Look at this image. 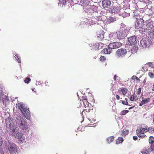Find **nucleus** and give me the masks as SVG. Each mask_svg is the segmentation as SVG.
<instances>
[{
    "mask_svg": "<svg viewBox=\"0 0 154 154\" xmlns=\"http://www.w3.org/2000/svg\"><path fill=\"white\" fill-rule=\"evenodd\" d=\"M17 106L26 118L28 119H29L30 114L29 109L27 108L25 105L22 103H18Z\"/></svg>",
    "mask_w": 154,
    "mask_h": 154,
    "instance_id": "obj_1",
    "label": "nucleus"
},
{
    "mask_svg": "<svg viewBox=\"0 0 154 154\" xmlns=\"http://www.w3.org/2000/svg\"><path fill=\"white\" fill-rule=\"evenodd\" d=\"M122 44L120 42H116L113 43H110L108 45V48H105L102 52L106 54H109L112 52V49L117 48L120 47Z\"/></svg>",
    "mask_w": 154,
    "mask_h": 154,
    "instance_id": "obj_2",
    "label": "nucleus"
},
{
    "mask_svg": "<svg viewBox=\"0 0 154 154\" xmlns=\"http://www.w3.org/2000/svg\"><path fill=\"white\" fill-rule=\"evenodd\" d=\"M148 131L149 129L147 126L146 125L141 124L137 130L136 133L139 137L143 138L146 136L143 134H144Z\"/></svg>",
    "mask_w": 154,
    "mask_h": 154,
    "instance_id": "obj_3",
    "label": "nucleus"
},
{
    "mask_svg": "<svg viewBox=\"0 0 154 154\" xmlns=\"http://www.w3.org/2000/svg\"><path fill=\"white\" fill-rule=\"evenodd\" d=\"M8 149L10 154H16L17 152V148L14 143H9Z\"/></svg>",
    "mask_w": 154,
    "mask_h": 154,
    "instance_id": "obj_4",
    "label": "nucleus"
},
{
    "mask_svg": "<svg viewBox=\"0 0 154 154\" xmlns=\"http://www.w3.org/2000/svg\"><path fill=\"white\" fill-rule=\"evenodd\" d=\"M144 21L142 19H138L135 22V28L139 29L142 28L144 25Z\"/></svg>",
    "mask_w": 154,
    "mask_h": 154,
    "instance_id": "obj_5",
    "label": "nucleus"
},
{
    "mask_svg": "<svg viewBox=\"0 0 154 154\" xmlns=\"http://www.w3.org/2000/svg\"><path fill=\"white\" fill-rule=\"evenodd\" d=\"M21 122L19 125L20 128L24 131H26L28 129V126L26 122L23 118H20Z\"/></svg>",
    "mask_w": 154,
    "mask_h": 154,
    "instance_id": "obj_6",
    "label": "nucleus"
},
{
    "mask_svg": "<svg viewBox=\"0 0 154 154\" xmlns=\"http://www.w3.org/2000/svg\"><path fill=\"white\" fill-rule=\"evenodd\" d=\"M123 30V29L121 28V30L117 32V37L119 39H123L127 36L125 31H124Z\"/></svg>",
    "mask_w": 154,
    "mask_h": 154,
    "instance_id": "obj_7",
    "label": "nucleus"
},
{
    "mask_svg": "<svg viewBox=\"0 0 154 154\" xmlns=\"http://www.w3.org/2000/svg\"><path fill=\"white\" fill-rule=\"evenodd\" d=\"M127 52L125 49L120 48L118 49L116 52V55L119 57H123L127 54Z\"/></svg>",
    "mask_w": 154,
    "mask_h": 154,
    "instance_id": "obj_8",
    "label": "nucleus"
},
{
    "mask_svg": "<svg viewBox=\"0 0 154 154\" xmlns=\"http://www.w3.org/2000/svg\"><path fill=\"white\" fill-rule=\"evenodd\" d=\"M137 39L135 36H131L128 39L127 43L128 45H134L137 43Z\"/></svg>",
    "mask_w": 154,
    "mask_h": 154,
    "instance_id": "obj_9",
    "label": "nucleus"
},
{
    "mask_svg": "<svg viewBox=\"0 0 154 154\" xmlns=\"http://www.w3.org/2000/svg\"><path fill=\"white\" fill-rule=\"evenodd\" d=\"M104 32L102 30L98 31L97 32V38L100 40H101L104 38Z\"/></svg>",
    "mask_w": 154,
    "mask_h": 154,
    "instance_id": "obj_10",
    "label": "nucleus"
},
{
    "mask_svg": "<svg viewBox=\"0 0 154 154\" xmlns=\"http://www.w3.org/2000/svg\"><path fill=\"white\" fill-rule=\"evenodd\" d=\"M5 122L7 127L10 128H13L14 126V124L10 119H6Z\"/></svg>",
    "mask_w": 154,
    "mask_h": 154,
    "instance_id": "obj_11",
    "label": "nucleus"
},
{
    "mask_svg": "<svg viewBox=\"0 0 154 154\" xmlns=\"http://www.w3.org/2000/svg\"><path fill=\"white\" fill-rule=\"evenodd\" d=\"M13 136L15 138L18 139L21 142L23 141L25 139L22 133L19 132H17L15 134H13Z\"/></svg>",
    "mask_w": 154,
    "mask_h": 154,
    "instance_id": "obj_12",
    "label": "nucleus"
},
{
    "mask_svg": "<svg viewBox=\"0 0 154 154\" xmlns=\"http://www.w3.org/2000/svg\"><path fill=\"white\" fill-rule=\"evenodd\" d=\"M140 44L143 47H146L151 44V42L149 39L142 40L140 41Z\"/></svg>",
    "mask_w": 154,
    "mask_h": 154,
    "instance_id": "obj_13",
    "label": "nucleus"
},
{
    "mask_svg": "<svg viewBox=\"0 0 154 154\" xmlns=\"http://www.w3.org/2000/svg\"><path fill=\"white\" fill-rule=\"evenodd\" d=\"M102 3L103 7L104 8H107L110 6L111 2L109 0H104Z\"/></svg>",
    "mask_w": 154,
    "mask_h": 154,
    "instance_id": "obj_14",
    "label": "nucleus"
},
{
    "mask_svg": "<svg viewBox=\"0 0 154 154\" xmlns=\"http://www.w3.org/2000/svg\"><path fill=\"white\" fill-rule=\"evenodd\" d=\"M116 21V18L115 17H110L107 18L106 20V24H108L113 23Z\"/></svg>",
    "mask_w": 154,
    "mask_h": 154,
    "instance_id": "obj_15",
    "label": "nucleus"
},
{
    "mask_svg": "<svg viewBox=\"0 0 154 154\" xmlns=\"http://www.w3.org/2000/svg\"><path fill=\"white\" fill-rule=\"evenodd\" d=\"M92 21H94L95 22L94 23V24L97 23L98 24H100V22L103 21L102 17L101 16L96 17L95 19H93Z\"/></svg>",
    "mask_w": 154,
    "mask_h": 154,
    "instance_id": "obj_16",
    "label": "nucleus"
},
{
    "mask_svg": "<svg viewBox=\"0 0 154 154\" xmlns=\"http://www.w3.org/2000/svg\"><path fill=\"white\" fill-rule=\"evenodd\" d=\"M119 8L118 6L112 7L109 8V11L112 13H115L119 11Z\"/></svg>",
    "mask_w": 154,
    "mask_h": 154,
    "instance_id": "obj_17",
    "label": "nucleus"
},
{
    "mask_svg": "<svg viewBox=\"0 0 154 154\" xmlns=\"http://www.w3.org/2000/svg\"><path fill=\"white\" fill-rule=\"evenodd\" d=\"M128 91V90L127 88H121L120 90H119L118 92L120 94H122L123 95H125Z\"/></svg>",
    "mask_w": 154,
    "mask_h": 154,
    "instance_id": "obj_18",
    "label": "nucleus"
},
{
    "mask_svg": "<svg viewBox=\"0 0 154 154\" xmlns=\"http://www.w3.org/2000/svg\"><path fill=\"white\" fill-rule=\"evenodd\" d=\"M151 26V23L149 22H148V23L146 25L145 29V32H149V30H150L152 29V26Z\"/></svg>",
    "mask_w": 154,
    "mask_h": 154,
    "instance_id": "obj_19",
    "label": "nucleus"
},
{
    "mask_svg": "<svg viewBox=\"0 0 154 154\" xmlns=\"http://www.w3.org/2000/svg\"><path fill=\"white\" fill-rule=\"evenodd\" d=\"M150 98H146L145 99L142 100L141 102L139 105L140 106H142L145 104L148 103L150 100Z\"/></svg>",
    "mask_w": 154,
    "mask_h": 154,
    "instance_id": "obj_20",
    "label": "nucleus"
},
{
    "mask_svg": "<svg viewBox=\"0 0 154 154\" xmlns=\"http://www.w3.org/2000/svg\"><path fill=\"white\" fill-rule=\"evenodd\" d=\"M138 50V48L135 46H133L131 50V52L133 54L137 52Z\"/></svg>",
    "mask_w": 154,
    "mask_h": 154,
    "instance_id": "obj_21",
    "label": "nucleus"
},
{
    "mask_svg": "<svg viewBox=\"0 0 154 154\" xmlns=\"http://www.w3.org/2000/svg\"><path fill=\"white\" fill-rule=\"evenodd\" d=\"M129 133V130L126 129H124L121 133V135L124 137L126 135H128Z\"/></svg>",
    "mask_w": 154,
    "mask_h": 154,
    "instance_id": "obj_22",
    "label": "nucleus"
},
{
    "mask_svg": "<svg viewBox=\"0 0 154 154\" xmlns=\"http://www.w3.org/2000/svg\"><path fill=\"white\" fill-rule=\"evenodd\" d=\"M123 141V139L122 137H119L116 140V143L117 144L122 143Z\"/></svg>",
    "mask_w": 154,
    "mask_h": 154,
    "instance_id": "obj_23",
    "label": "nucleus"
},
{
    "mask_svg": "<svg viewBox=\"0 0 154 154\" xmlns=\"http://www.w3.org/2000/svg\"><path fill=\"white\" fill-rule=\"evenodd\" d=\"M138 98L137 97V96L135 94H133V95L131 96L130 98V100L131 101H135Z\"/></svg>",
    "mask_w": 154,
    "mask_h": 154,
    "instance_id": "obj_24",
    "label": "nucleus"
},
{
    "mask_svg": "<svg viewBox=\"0 0 154 154\" xmlns=\"http://www.w3.org/2000/svg\"><path fill=\"white\" fill-rule=\"evenodd\" d=\"M80 101H81V100H80ZM82 102L83 103V104L85 106V108L88 107H89V103L88 102V100H85V101H83L82 100Z\"/></svg>",
    "mask_w": 154,
    "mask_h": 154,
    "instance_id": "obj_25",
    "label": "nucleus"
},
{
    "mask_svg": "<svg viewBox=\"0 0 154 154\" xmlns=\"http://www.w3.org/2000/svg\"><path fill=\"white\" fill-rule=\"evenodd\" d=\"M114 140V137L113 136H110L108 137L106 139V140L109 143H110L112 142Z\"/></svg>",
    "mask_w": 154,
    "mask_h": 154,
    "instance_id": "obj_26",
    "label": "nucleus"
},
{
    "mask_svg": "<svg viewBox=\"0 0 154 154\" xmlns=\"http://www.w3.org/2000/svg\"><path fill=\"white\" fill-rule=\"evenodd\" d=\"M100 43H96L94 45V47L96 50L100 49L101 48V47L100 46Z\"/></svg>",
    "mask_w": 154,
    "mask_h": 154,
    "instance_id": "obj_27",
    "label": "nucleus"
},
{
    "mask_svg": "<svg viewBox=\"0 0 154 154\" xmlns=\"http://www.w3.org/2000/svg\"><path fill=\"white\" fill-rule=\"evenodd\" d=\"M149 141V143L150 144L153 143H154V138L152 136L150 137Z\"/></svg>",
    "mask_w": 154,
    "mask_h": 154,
    "instance_id": "obj_28",
    "label": "nucleus"
},
{
    "mask_svg": "<svg viewBox=\"0 0 154 154\" xmlns=\"http://www.w3.org/2000/svg\"><path fill=\"white\" fill-rule=\"evenodd\" d=\"M129 112L128 110H123L121 111L120 113V115L121 116L124 115L126 114Z\"/></svg>",
    "mask_w": 154,
    "mask_h": 154,
    "instance_id": "obj_29",
    "label": "nucleus"
},
{
    "mask_svg": "<svg viewBox=\"0 0 154 154\" xmlns=\"http://www.w3.org/2000/svg\"><path fill=\"white\" fill-rule=\"evenodd\" d=\"M10 132L11 134L13 135V134H16V130L14 128L11 129V128Z\"/></svg>",
    "mask_w": 154,
    "mask_h": 154,
    "instance_id": "obj_30",
    "label": "nucleus"
},
{
    "mask_svg": "<svg viewBox=\"0 0 154 154\" xmlns=\"http://www.w3.org/2000/svg\"><path fill=\"white\" fill-rule=\"evenodd\" d=\"M147 65H148L149 66L151 67L152 68H154V64L152 62H149L146 63Z\"/></svg>",
    "mask_w": 154,
    "mask_h": 154,
    "instance_id": "obj_31",
    "label": "nucleus"
},
{
    "mask_svg": "<svg viewBox=\"0 0 154 154\" xmlns=\"http://www.w3.org/2000/svg\"><path fill=\"white\" fill-rule=\"evenodd\" d=\"M30 81L31 79L30 78H27L24 80V81L26 83L28 84Z\"/></svg>",
    "mask_w": 154,
    "mask_h": 154,
    "instance_id": "obj_32",
    "label": "nucleus"
},
{
    "mask_svg": "<svg viewBox=\"0 0 154 154\" xmlns=\"http://www.w3.org/2000/svg\"><path fill=\"white\" fill-rule=\"evenodd\" d=\"M149 36L151 38L154 39V31L151 32L149 34Z\"/></svg>",
    "mask_w": 154,
    "mask_h": 154,
    "instance_id": "obj_33",
    "label": "nucleus"
},
{
    "mask_svg": "<svg viewBox=\"0 0 154 154\" xmlns=\"http://www.w3.org/2000/svg\"><path fill=\"white\" fill-rule=\"evenodd\" d=\"M100 60L101 61H103L106 60V58L105 57L101 56L100 57Z\"/></svg>",
    "mask_w": 154,
    "mask_h": 154,
    "instance_id": "obj_34",
    "label": "nucleus"
},
{
    "mask_svg": "<svg viewBox=\"0 0 154 154\" xmlns=\"http://www.w3.org/2000/svg\"><path fill=\"white\" fill-rule=\"evenodd\" d=\"M148 75L152 79L154 78V75L151 72H149L148 73Z\"/></svg>",
    "mask_w": 154,
    "mask_h": 154,
    "instance_id": "obj_35",
    "label": "nucleus"
},
{
    "mask_svg": "<svg viewBox=\"0 0 154 154\" xmlns=\"http://www.w3.org/2000/svg\"><path fill=\"white\" fill-rule=\"evenodd\" d=\"M149 131L151 133H154V128L153 127H149L148 128Z\"/></svg>",
    "mask_w": 154,
    "mask_h": 154,
    "instance_id": "obj_36",
    "label": "nucleus"
},
{
    "mask_svg": "<svg viewBox=\"0 0 154 154\" xmlns=\"http://www.w3.org/2000/svg\"><path fill=\"white\" fill-rule=\"evenodd\" d=\"M3 91L2 90L0 91V99L2 100L3 99V97H2L4 96V94L2 93Z\"/></svg>",
    "mask_w": 154,
    "mask_h": 154,
    "instance_id": "obj_37",
    "label": "nucleus"
},
{
    "mask_svg": "<svg viewBox=\"0 0 154 154\" xmlns=\"http://www.w3.org/2000/svg\"><path fill=\"white\" fill-rule=\"evenodd\" d=\"M134 17L136 19H140V16L139 14H134Z\"/></svg>",
    "mask_w": 154,
    "mask_h": 154,
    "instance_id": "obj_38",
    "label": "nucleus"
},
{
    "mask_svg": "<svg viewBox=\"0 0 154 154\" xmlns=\"http://www.w3.org/2000/svg\"><path fill=\"white\" fill-rule=\"evenodd\" d=\"M59 2L60 4L63 5L66 4V0H60Z\"/></svg>",
    "mask_w": 154,
    "mask_h": 154,
    "instance_id": "obj_39",
    "label": "nucleus"
},
{
    "mask_svg": "<svg viewBox=\"0 0 154 154\" xmlns=\"http://www.w3.org/2000/svg\"><path fill=\"white\" fill-rule=\"evenodd\" d=\"M141 89H142L141 88H139L137 91V95H139L140 94V93H141Z\"/></svg>",
    "mask_w": 154,
    "mask_h": 154,
    "instance_id": "obj_40",
    "label": "nucleus"
},
{
    "mask_svg": "<svg viewBox=\"0 0 154 154\" xmlns=\"http://www.w3.org/2000/svg\"><path fill=\"white\" fill-rule=\"evenodd\" d=\"M150 148L152 151H154V143L152 144H150Z\"/></svg>",
    "mask_w": 154,
    "mask_h": 154,
    "instance_id": "obj_41",
    "label": "nucleus"
},
{
    "mask_svg": "<svg viewBox=\"0 0 154 154\" xmlns=\"http://www.w3.org/2000/svg\"><path fill=\"white\" fill-rule=\"evenodd\" d=\"M85 0H82V2H83V5H87L88 4H89V3L88 2H86V1L85 2H84Z\"/></svg>",
    "mask_w": 154,
    "mask_h": 154,
    "instance_id": "obj_42",
    "label": "nucleus"
},
{
    "mask_svg": "<svg viewBox=\"0 0 154 154\" xmlns=\"http://www.w3.org/2000/svg\"><path fill=\"white\" fill-rule=\"evenodd\" d=\"M82 99L83 101H85L88 100L87 97L85 96H83L82 97Z\"/></svg>",
    "mask_w": 154,
    "mask_h": 154,
    "instance_id": "obj_43",
    "label": "nucleus"
},
{
    "mask_svg": "<svg viewBox=\"0 0 154 154\" xmlns=\"http://www.w3.org/2000/svg\"><path fill=\"white\" fill-rule=\"evenodd\" d=\"M123 29V31H125L126 33L127 34L128 31V28L126 27H125Z\"/></svg>",
    "mask_w": 154,
    "mask_h": 154,
    "instance_id": "obj_44",
    "label": "nucleus"
},
{
    "mask_svg": "<svg viewBox=\"0 0 154 154\" xmlns=\"http://www.w3.org/2000/svg\"><path fill=\"white\" fill-rule=\"evenodd\" d=\"M122 103L124 105H129L128 102H126L125 101H122Z\"/></svg>",
    "mask_w": 154,
    "mask_h": 154,
    "instance_id": "obj_45",
    "label": "nucleus"
},
{
    "mask_svg": "<svg viewBox=\"0 0 154 154\" xmlns=\"http://www.w3.org/2000/svg\"><path fill=\"white\" fill-rule=\"evenodd\" d=\"M85 111H87V109H85L82 111V112L81 113V115L83 116L84 115V114L85 113Z\"/></svg>",
    "mask_w": 154,
    "mask_h": 154,
    "instance_id": "obj_46",
    "label": "nucleus"
},
{
    "mask_svg": "<svg viewBox=\"0 0 154 154\" xmlns=\"http://www.w3.org/2000/svg\"><path fill=\"white\" fill-rule=\"evenodd\" d=\"M125 27H126L125 25L124 24H121V27L120 29L122 28V29H124Z\"/></svg>",
    "mask_w": 154,
    "mask_h": 154,
    "instance_id": "obj_47",
    "label": "nucleus"
},
{
    "mask_svg": "<svg viewBox=\"0 0 154 154\" xmlns=\"http://www.w3.org/2000/svg\"><path fill=\"white\" fill-rule=\"evenodd\" d=\"M133 140H136L137 139L138 137L137 136H134L133 137Z\"/></svg>",
    "mask_w": 154,
    "mask_h": 154,
    "instance_id": "obj_48",
    "label": "nucleus"
},
{
    "mask_svg": "<svg viewBox=\"0 0 154 154\" xmlns=\"http://www.w3.org/2000/svg\"><path fill=\"white\" fill-rule=\"evenodd\" d=\"M116 97L117 100H119L120 99V96L118 95H116Z\"/></svg>",
    "mask_w": 154,
    "mask_h": 154,
    "instance_id": "obj_49",
    "label": "nucleus"
},
{
    "mask_svg": "<svg viewBox=\"0 0 154 154\" xmlns=\"http://www.w3.org/2000/svg\"><path fill=\"white\" fill-rule=\"evenodd\" d=\"M117 77H118V76H117L116 75H114L113 77V79L115 81L116 80Z\"/></svg>",
    "mask_w": 154,
    "mask_h": 154,
    "instance_id": "obj_50",
    "label": "nucleus"
},
{
    "mask_svg": "<svg viewBox=\"0 0 154 154\" xmlns=\"http://www.w3.org/2000/svg\"><path fill=\"white\" fill-rule=\"evenodd\" d=\"M17 60L18 62L19 63H20V62H21V60H20V58L18 57H17Z\"/></svg>",
    "mask_w": 154,
    "mask_h": 154,
    "instance_id": "obj_51",
    "label": "nucleus"
},
{
    "mask_svg": "<svg viewBox=\"0 0 154 154\" xmlns=\"http://www.w3.org/2000/svg\"><path fill=\"white\" fill-rule=\"evenodd\" d=\"M3 142L1 139H0V146H1Z\"/></svg>",
    "mask_w": 154,
    "mask_h": 154,
    "instance_id": "obj_52",
    "label": "nucleus"
},
{
    "mask_svg": "<svg viewBox=\"0 0 154 154\" xmlns=\"http://www.w3.org/2000/svg\"><path fill=\"white\" fill-rule=\"evenodd\" d=\"M0 154H4V152L2 150L0 149Z\"/></svg>",
    "mask_w": 154,
    "mask_h": 154,
    "instance_id": "obj_53",
    "label": "nucleus"
},
{
    "mask_svg": "<svg viewBox=\"0 0 154 154\" xmlns=\"http://www.w3.org/2000/svg\"><path fill=\"white\" fill-rule=\"evenodd\" d=\"M45 84L46 85L49 86V85L48 84V82L46 81L45 82Z\"/></svg>",
    "mask_w": 154,
    "mask_h": 154,
    "instance_id": "obj_54",
    "label": "nucleus"
},
{
    "mask_svg": "<svg viewBox=\"0 0 154 154\" xmlns=\"http://www.w3.org/2000/svg\"><path fill=\"white\" fill-rule=\"evenodd\" d=\"M135 79H136V81H140V79H139L137 77H136Z\"/></svg>",
    "mask_w": 154,
    "mask_h": 154,
    "instance_id": "obj_55",
    "label": "nucleus"
},
{
    "mask_svg": "<svg viewBox=\"0 0 154 154\" xmlns=\"http://www.w3.org/2000/svg\"><path fill=\"white\" fill-rule=\"evenodd\" d=\"M136 76H133L132 77V79H135V78H136Z\"/></svg>",
    "mask_w": 154,
    "mask_h": 154,
    "instance_id": "obj_56",
    "label": "nucleus"
},
{
    "mask_svg": "<svg viewBox=\"0 0 154 154\" xmlns=\"http://www.w3.org/2000/svg\"><path fill=\"white\" fill-rule=\"evenodd\" d=\"M152 86H153V88H152V91H154V84H153Z\"/></svg>",
    "mask_w": 154,
    "mask_h": 154,
    "instance_id": "obj_57",
    "label": "nucleus"
},
{
    "mask_svg": "<svg viewBox=\"0 0 154 154\" xmlns=\"http://www.w3.org/2000/svg\"><path fill=\"white\" fill-rule=\"evenodd\" d=\"M152 118H153V122H154V113L153 114Z\"/></svg>",
    "mask_w": 154,
    "mask_h": 154,
    "instance_id": "obj_58",
    "label": "nucleus"
},
{
    "mask_svg": "<svg viewBox=\"0 0 154 154\" xmlns=\"http://www.w3.org/2000/svg\"><path fill=\"white\" fill-rule=\"evenodd\" d=\"M125 101L127 102H128V99L127 98H125Z\"/></svg>",
    "mask_w": 154,
    "mask_h": 154,
    "instance_id": "obj_59",
    "label": "nucleus"
},
{
    "mask_svg": "<svg viewBox=\"0 0 154 154\" xmlns=\"http://www.w3.org/2000/svg\"><path fill=\"white\" fill-rule=\"evenodd\" d=\"M134 107V106H133V107H129V108H128V109H131L132 108H133Z\"/></svg>",
    "mask_w": 154,
    "mask_h": 154,
    "instance_id": "obj_60",
    "label": "nucleus"
},
{
    "mask_svg": "<svg viewBox=\"0 0 154 154\" xmlns=\"http://www.w3.org/2000/svg\"><path fill=\"white\" fill-rule=\"evenodd\" d=\"M82 126H80V127H79V128H78V129L79 130L80 129V128H81Z\"/></svg>",
    "mask_w": 154,
    "mask_h": 154,
    "instance_id": "obj_61",
    "label": "nucleus"
},
{
    "mask_svg": "<svg viewBox=\"0 0 154 154\" xmlns=\"http://www.w3.org/2000/svg\"><path fill=\"white\" fill-rule=\"evenodd\" d=\"M90 111V109H88V112H89Z\"/></svg>",
    "mask_w": 154,
    "mask_h": 154,
    "instance_id": "obj_62",
    "label": "nucleus"
},
{
    "mask_svg": "<svg viewBox=\"0 0 154 154\" xmlns=\"http://www.w3.org/2000/svg\"><path fill=\"white\" fill-rule=\"evenodd\" d=\"M122 101H123V100H120V102H122Z\"/></svg>",
    "mask_w": 154,
    "mask_h": 154,
    "instance_id": "obj_63",
    "label": "nucleus"
},
{
    "mask_svg": "<svg viewBox=\"0 0 154 154\" xmlns=\"http://www.w3.org/2000/svg\"><path fill=\"white\" fill-rule=\"evenodd\" d=\"M153 104H154V100L153 101Z\"/></svg>",
    "mask_w": 154,
    "mask_h": 154,
    "instance_id": "obj_64",
    "label": "nucleus"
}]
</instances>
